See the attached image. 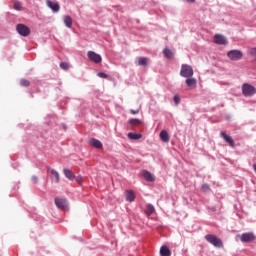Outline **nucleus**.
I'll use <instances>...</instances> for the list:
<instances>
[{
  "label": "nucleus",
  "mask_w": 256,
  "mask_h": 256,
  "mask_svg": "<svg viewBox=\"0 0 256 256\" xmlns=\"http://www.w3.org/2000/svg\"><path fill=\"white\" fill-rule=\"evenodd\" d=\"M130 113L132 115H137V113H139V110H130Z\"/></svg>",
  "instance_id": "f704fd0d"
},
{
  "label": "nucleus",
  "mask_w": 256,
  "mask_h": 256,
  "mask_svg": "<svg viewBox=\"0 0 256 256\" xmlns=\"http://www.w3.org/2000/svg\"><path fill=\"white\" fill-rule=\"evenodd\" d=\"M130 125H141V120L139 119H131Z\"/></svg>",
  "instance_id": "cd10ccee"
},
{
  "label": "nucleus",
  "mask_w": 256,
  "mask_h": 256,
  "mask_svg": "<svg viewBox=\"0 0 256 256\" xmlns=\"http://www.w3.org/2000/svg\"><path fill=\"white\" fill-rule=\"evenodd\" d=\"M163 54L167 57V59H171L173 57V52L169 48H165Z\"/></svg>",
  "instance_id": "393cba45"
},
{
  "label": "nucleus",
  "mask_w": 256,
  "mask_h": 256,
  "mask_svg": "<svg viewBox=\"0 0 256 256\" xmlns=\"http://www.w3.org/2000/svg\"><path fill=\"white\" fill-rule=\"evenodd\" d=\"M160 255L161 256H170L171 255V250L167 246H162L160 248Z\"/></svg>",
  "instance_id": "6ab92c4d"
},
{
  "label": "nucleus",
  "mask_w": 256,
  "mask_h": 256,
  "mask_svg": "<svg viewBox=\"0 0 256 256\" xmlns=\"http://www.w3.org/2000/svg\"><path fill=\"white\" fill-rule=\"evenodd\" d=\"M186 3H195V0H185Z\"/></svg>",
  "instance_id": "c9c22d12"
},
{
  "label": "nucleus",
  "mask_w": 256,
  "mask_h": 256,
  "mask_svg": "<svg viewBox=\"0 0 256 256\" xmlns=\"http://www.w3.org/2000/svg\"><path fill=\"white\" fill-rule=\"evenodd\" d=\"M16 31L21 37H29V35H31V29L25 24H17Z\"/></svg>",
  "instance_id": "39448f33"
},
{
  "label": "nucleus",
  "mask_w": 256,
  "mask_h": 256,
  "mask_svg": "<svg viewBox=\"0 0 256 256\" xmlns=\"http://www.w3.org/2000/svg\"><path fill=\"white\" fill-rule=\"evenodd\" d=\"M87 57L92 63H101L103 61L101 55L95 53V51H88Z\"/></svg>",
  "instance_id": "0eeeda50"
},
{
  "label": "nucleus",
  "mask_w": 256,
  "mask_h": 256,
  "mask_svg": "<svg viewBox=\"0 0 256 256\" xmlns=\"http://www.w3.org/2000/svg\"><path fill=\"white\" fill-rule=\"evenodd\" d=\"M64 24L69 29H71V27H73V19H71V16H64Z\"/></svg>",
  "instance_id": "aec40b11"
},
{
  "label": "nucleus",
  "mask_w": 256,
  "mask_h": 256,
  "mask_svg": "<svg viewBox=\"0 0 256 256\" xmlns=\"http://www.w3.org/2000/svg\"><path fill=\"white\" fill-rule=\"evenodd\" d=\"M54 203L58 209L62 211H66L67 209V199L65 198H55Z\"/></svg>",
  "instance_id": "6e6552de"
},
{
  "label": "nucleus",
  "mask_w": 256,
  "mask_h": 256,
  "mask_svg": "<svg viewBox=\"0 0 256 256\" xmlns=\"http://www.w3.org/2000/svg\"><path fill=\"white\" fill-rule=\"evenodd\" d=\"M128 137L132 140H137V139H141V137H143V135L130 132V133H128Z\"/></svg>",
  "instance_id": "5701e85b"
},
{
  "label": "nucleus",
  "mask_w": 256,
  "mask_h": 256,
  "mask_svg": "<svg viewBox=\"0 0 256 256\" xmlns=\"http://www.w3.org/2000/svg\"><path fill=\"white\" fill-rule=\"evenodd\" d=\"M256 237L253 232H246L241 234L240 240L242 243H253L255 241Z\"/></svg>",
  "instance_id": "423d86ee"
},
{
  "label": "nucleus",
  "mask_w": 256,
  "mask_h": 256,
  "mask_svg": "<svg viewBox=\"0 0 256 256\" xmlns=\"http://www.w3.org/2000/svg\"><path fill=\"white\" fill-rule=\"evenodd\" d=\"M13 5H14V9H15L16 11H21V9H22V7H23V4H22L21 2H19V1H17V0H15V1L13 2Z\"/></svg>",
  "instance_id": "b1692460"
},
{
  "label": "nucleus",
  "mask_w": 256,
  "mask_h": 256,
  "mask_svg": "<svg viewBox=\"0 0 256 256\" xmlns=\"http://www.w3.org/2000/svg\"><path fill=\"white\" fill-rule=\"evenodd\" d=\"M89 144L92 146V147H95L96 149H103V143H101V141L95 139V138H92L90 141H89Z\"/></svg>",
  "instance_id": "f3484780"
},
{
  "label": "nucleus",
  "mask_w": 256,
  "mask_h": 256,
  "mask_svg": "<svg viewBox=\"0 0 256 256\" xmlns=\"http://www.w3.org/2000/svg\"><path fill=\"white\" fill-rule=\"evenodd\" d=\"M227 57L230 61H239L243 59V52L241 50H230L227 52Z\"/></svg>",
  "instance_id": "7ed1b4c3"
},
{
  "label": "nucleus",
  "mask_w": 256,
  "mask_h": 256,
  "mask_svg": "<svg viewBox=\"0 0 256 256\" xmlns=\"http://www.w3.org/2000/svg\"><path fill=\"white\" fill-rule=\"evenodd\" d=\"M98 77H101L102 79H107L109 75L105 74V72H99Z\"/></svg>",
  "instance_id": "7c9ffc66"
},
{
  "label": "nucleus",
  "mask_w": 256,
  "mask_h": 256,
  "mask_svg": "<svg viewBox=\"0 0 256 256\" xmlns=\"http://www.w3.org/2000/svg\"><path fill=\"white\" fill-rule=\"evenodd\" d=\"M248 53L252 56V57H256V48H251Z\"/></svg>",
  "instance_id": "c756f323"
},
{
  "label": "nucleus",
  "mask_w": 256,
  "mask_h": 256,
  "mask_svg": "<svg viewBox=\"0 0 256 256\" xmlns=\"http://www.w3.org/2000/svg\"><path fill=\"white\" fill-rule=\"evenodd\" d=\"M126 201H129V203H133L135 201V192L133 190H126Z\"/></svg>",
  "instance_id": "dca6fc26"
},
{
  "label": "nucleus",
  "mask_w": 256,
  "mask_h": 256,
  "mask_svg": "<svg viewBox=\"0 0 256 256\" xmlns=\"http://www.w3.org/2000/svg\"><path fill=\"white\" fill-rule=\"evenodd\" d=\"M20 85L21 87H29V85H31V82H29V80L22 79L20 80Z\"/></svg>",
  "instance_id": "a878e982"
},
{
  "label": "nucleus",
  "mask_w": 256,
  "mask_h": 256,
  "mask_svg": "<svg viewBox=\"0 0 256 256\" xmlns=\"http://www.w3.org/2000/svg\"><path fill=\"white\" fill-rule=\"evenodd\" d=\"M155 212V207H153V205L151 204H148L147 207H146V215H153V213Z\"/></svg>",
  "instance_id": "412c9836"
},
{
  "label": "nucleus",
  "mask_w": 256,
  "mask_h": 256,
  "mask_svg": "<svg viewBox=\"0 0 256 256\" xmlns=\"http://www.w3.org/2000/svg\"><path fill=\"white\" fill-rule=\"evenodd\" d=\"M147 62H148V60H147V58H145V57H139V58H138V65H139L140 67H145V66H147Z\"/></svg>",
  "instance_id": "4be33fe9"
},
{
  "label": "nucleus",
  "mask_w": 256,
  "mask_h": 256,
  "mask_svg": "<svg viewBox=\"0 0 256 256\" xmlns=\"http://www.w3.org/2000/svg\"><path fill=\"white\" fill-rule=\"evenodd\" d=\"M31 181L32 183L37 184V182L39 181V178L37 176H32Z\"/></svg>",
  "instance_id": "473e14b6"
},
{
  "label": "nucleus",
  "mask_w": 256,
  "mask_h": 256,
  "mask_svg": "<svg viewBox=\"0 0 256 256\" xmlns=\"http://www.w3.org/2000/svg\"><path fill=\"white\" fill-rule=\"evenodd\" d=\"M256 89L253 85L245 83L242 85V94L244 97H251L255 95Z\"/></svg>",
  "instance_id": "f03ea898"
},
{
  "label": "nucleus",
  "mask_w": 256,
  "mask_h": 256,
  "mask_svg": "<svg viewBox=\"0 0 256 256\" xmlns=\"http://www.w3.org/2000/svg\"><path fill=\"white\" fill-rule=\"evenodd\" d=\"M181 77L190 78L193 77V67L188 64H182L180 70Z\"/></svg>",
  "instance_id": "20e7f679"
},
{
  "label": "nucleus",
  "mask_w": 256,
  "mask_h": 256,
  "mask_svg": "<svg viewBox=\"0 0 256 256\" xmlns=\"http://www.w3.org/2000/svg\"><path fill=\"white\" fill-rule=\"evenodd\" d=\"M46 5L47 7H49V9L53 10L54 13H59V9H60L59 3L53 2L51 0H47Z\"/></svg>",
  "instance_id": "9b49d317"
},
{
  "label": "nucleus",
  "mask_w": 256,
  "mask_h": 256,
  "mask_svg": "<svg viewBox=\"0 0 256 256\" xmlns=\"http://www.w3.org/2000/svg\"><path fill=\"white\" fill-rule=\"evenodd\" d=\"M174 103H176V105H179V103H181V97H179V95L174 96Z\"/></svg>",
  "instance_id": "c85d7f7f"
},
{
  "label": "nucleus",
  "mask_w": 256,
  "mask_h": 256,
  "mask_svg": "<svg viewBox=\"0 0 256 256\" xmlns=\"http://www.w3.org/2000/svg\"><path fill=\"white\" fill-rule=\"evenodd\" d=\"M205 239H206V241L208 243H210L214 247H217L218 249H222V247H223V240H221L217 236H215L213 234H208V235L205 236Z\"/></svg>",
  "instance_id": "f257e3e1"
},
{
  "label": "nucleus",
  "mask_w": 256,
  "mask_h": 256,
  "mask_svg": "<svg viewBox=\"0 0 256 256\" xmlns=\"http://www.w3.org/2000/svg\"><path fill=\"white\" fill-rule=\"evenodd\" d=\"M63 173L66 179H69V181H75V173H73V171H71L70 169L64 168Z\"/></svg>",
  "instance_id": "2eb2a0df"
},
{
  "label": "nucleus",
  "mask_w": 256,
  "mask_h": 256,
  "mask_svg": "<svg viewBox=\"0 0 256 256\" xmlns=\"http://www.w3.org/2000/svg\"><path fill=\"white\" fill-rule=\"evenodd\" d=\"M75 180L78 183V185H83V178L81 176L76 177Z\"/></svg>",
  "instance_id": "2f4dec72"
},
{
  "label": "nucleus",
  "mask_w": 256,
  "mask_h": 256,
  "mask_svg": "<svg viewBox=\"0 0 256 256\" xmlns=\"http://www.w3.org/2000/svg\"><path fill=\"white\" fill-rule=\"evenodd\" d=\"M160 139L161 141H163L164 143H169V133H167L166 130H162L160 132Z\"/></svg>",
  "instance_id": "a211bd4d"
},
{
  "label": "nucleus",
  "mask_w": 256,
  "mask_h": 256,
  "mask_svg": "<svg viewBox=\"0 0 256 256\" xmlns=\"http://www.w3.org/2000/svg\"><path fill=\"white\" fill-rule=\"evenodd\" d=\"M142 175L146 181L149 183L155 182V175H153L151 172L144 170L142 171Z\"/></svg>",
  "instance_id": "ddd939ff"
},
{
  "label": "nucleus",
  "mask_w": 256,
  "mask_h": 256,
  "mask_svg": "<svg viewBox=\"0 0 256 256\" xmlns=\"http://www.w3.org/2000/svg\"><path fill=\"white\" fill-rule=\"evenodd\" d=\"M60 67H61L64 71H67V69H69V63H67V62H61V63H60Z\"/></svg>",
  "instance_id": "bb28decb"
},
{
  "label": "nucleus",
  "mask_w": 256,
  "mask_h": 256,
  "mask_svg": "<svg viewBox=\"0 0 256 256\" xmlns=\"http://www.w3.org/2000/svg\"><path fill=\"white\" fill-rule=\"evenodd\" d=\"M202 189L203 191H209V185L207 184L202 185Z\"/></svg>",
  "instance_id": "72a5a7b5"
},
{
  "label": "nucleus",
  "mask_w": 256,
  "mask_h": 256,
  "mask_svg": "<svg viewBox=\"0 0 256 256\" xmlns=\"http://www.w3.org/2000/svg\"><path fill=\"white\" fill-rule=\"evenodd\" d=\"M187 87H189V89H195V87H197V79L195 78H187L185 81Z\"/></svg>",
  "instance_id": "4468645a"
},
{
  "label": "nucleus",
  "mask_w": 256,
  "mask_h": 256,
  "mask_svg": "<svg viewBox=\"0 0 256 256\" xmlns=\"http://www.w3.org/2000/svg\"><path fill=\"white\" fill-rule=\"evenodd\" d=\"M214 43H216V45H227V38L221 34H216L214 36Z\"/></svg>",
  "instance_id": "9d476101"
},
{
  "label": "nucleus",
  "mask_w": 256,
  "mask_h": 256,
  "mask_svg": "<svg viewBox=\"0 0 256 256\" xmlns=\"http://www.w3.org/2000/svg\"><path fill=\"white\" fill-rule=\"evenodd\" d=\"M47 173L48 174L50 173L51 179H53L55 181V183H59L60 177H59V172H57V170L48 168Z\"/></svg>",
  "instance_id": "f8f14e48"
},
{
  "label": "nucleus",
  "mask_w": 256,
  "mask_h": 256,
  "mask_svg": "<svg viewBox=\"0 0 256 256\" xmlns=\"http://www.w3.org/2000/svg\"><path fill=\"white\" fill-rule=\"evenodd\" d=\"M220 135H221V137L224 139V141H225L226 143H228V145H229L230 147H235V140H233V137H231L230 135H228L227 132L222 131V132L220 133Z\"/></svg>",
  "instance_id": "1a4fd4ad"
}]
</instances>
